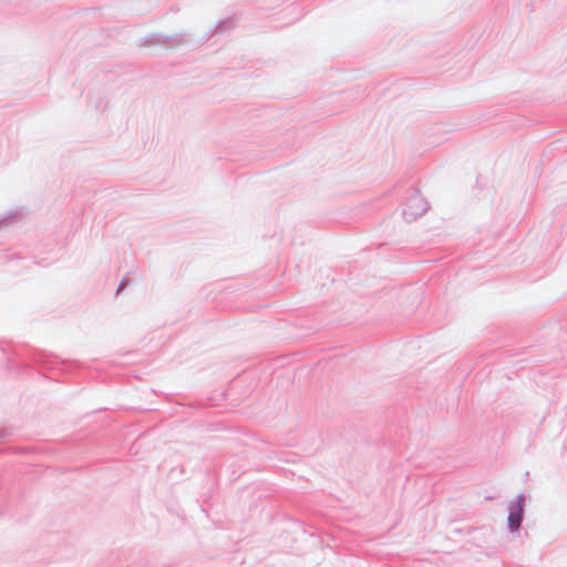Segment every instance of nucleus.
Returning a JSON list of instances; mask_svg holds the SVG:
<instances>
[{
    "label": "nucleus",
    "mask_w": 567,
    "mask_h": 567,
    "mask_svg": "<svg viewBox=\"0 0 567 567\" xmlns=\"http://www.w3.org/2000/svg\"><path fill=\"white\" fill-rule=\"evenodd\" d=\"M524 498L518 497L509 507L508 525L512 529L517 530L520 527L523 516Z\"/></svg>",
    "instance_id": "nucleus-1"
}]
</instances>
